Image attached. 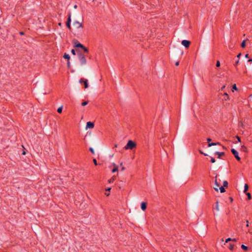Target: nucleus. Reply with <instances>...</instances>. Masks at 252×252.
I'll list each match as a JSON object with an SVG mask.
<instances>
[{
  "mask_svg": "<svg viewBox=\"0 0 252 252\" xmlns=\"http://www.w3.org/2000/svg\"><path fill=\"white\" fill-rule=\"evenodd\" d=\"M79 61L81 65H85L87 63L86 55L81 53L79 50H77Z\"/></svg>",
  "mask_w": 252,
  "mask_h": 252,
  "instance_id": "nucleus-1",
  "label": "nucleus"
},
{
  "mask_svg": "<svg viewBox=\"0 0 252 252\" xmlns=\"http://www.w3.org/2000/svg\"><path fill=\"white\" fill-rule=\"evenodd\" d=\"M136 147V143L132 141V140H129L126 144V145L125 147V150H132L133 149L135 148Z\"/></svg>",
  "mask_w": 252,
  "mask_h": 252,
  "instance_id": "nucleus-2",
  "label": "nucleus"
},
{
  "mask_svg": "<svg viewBox=\"0 0 252 252\" xmlns=\"http://www.w3.org/2000/svg\"><path fill=\"white\" fill-rule=\"evenodd\" d=\"M73 26L75 29H82L83 26L82 23L79 22L78 21H75L73 23Z\"/></svg>",
  "mask_w": 252,
  "mask_h": 252,
  "instance_id": "nucleus-3",
  "label": "nucleus"
},
{
  "mask_svg": "<svg viewBox=\"0 0 252 252\" xmlns=\"http://www.w3.org/2000/svg\"><path fill=\"white\" fill-rule=\"evenodd\" d=\"M231 151L232 153L233 154V155L234 156L235 158H236V159L238 161H240L241 158L239 157L238 152L236 150H235L234 149H232Z\"/></svg>",
  "mask_w": 252,
  "mask_h": 252,
  "instance_id": "nucleus-4",
  "label": "nucleus"
},
{
  "mask_svg": "<svg viewBox=\"0 0 252 252\" xmlns=\"http://www.w3.org/2000/svg\"><path fill=\"white\" fill-rule=\"evenodd\" d=\"M215 186L216 187L214 188V189L216 191H219V189H218V188L220 186V184L218 183V180H217V175H216V176H215Z\"/></svg>",
  "mask_w": 252,
  "mask_h": 252,
  "instance_id": "nucleus-5",
  "label": "nucleus"
},
{
  "mask_svg": "<svg viewBox=\"0 0 252 252\" xmlns=\"http://www.w3.org/2000/svg\"><path fill=\"white\" fill-rule=\"evenodd\" d=\"M70 23H71V14L69 13L68 15V17L67 21H66V23L67 27L69 30H71Z\"/></svg>",
  "mask_w": 252,
  "mask_h": 252,
  "instance_id": "nucleus-6",
  "label": "nucleus"
},
{
  "mask_svg": "<svg viewBox=\"0 0 252 252\" xmlns=\"http://www.w3.org/2000/svg\"><path fill=\"white\" fill-rule=\"evenodd\" d=\"M79 83H84V87H85V88H88V80L87 79H84L83 78H81L79 80Z\"/></svg>",
  "mask_w": 252,
  "mask_h": 252,
  "instance_id": "nucleus-7",
  "label": "nucleus"
},
{
  "mask_svg": "<svg viewBox=\"0 0 252 252\" xmlns=\"http://www.w3.org/2000/svg\"><path fill=\"white\" fill-rule=\"evenodd\" d=\"M190 43V41L187 40H183L182 41V44L183 46H184L186 48H188L189 46Z\"/></svg>",
  "mask_w": 252,
  "mask_h": 252,
  "instance_id": "nucleus-8",
  "label": "nucleus"
},
{
  "mask_svg": "<svg viewBox=\"0 0 252 252\" xmlns=\"http://www.w3.org/2000/svg\"><path fill=\"white\" fill-rule=\"evenodd\" d=\"M94 127V124L93 123L89 122L87 123L86 128H93Z\"/></svg>",
  "mask_w": 252,
  "mask_h": 252,
  "instance_id": "nucleus-9",
  "label": "nucleus"
},
{
  "mask_svg": "<svg viewBox=\"0 0 252 252\" xmlns=\"http://www.w3.org/2000/svg\"><path fill=\"white\" fill-rule=\"evenodd\" d=\"M141 208L142 210H145L147 208V203L144 202H142L141 204Z\"/></svg>",
  "mask_w": 252,
  "mask_h": 252,
  "instance_id": "nucleus-10",
  "label": "nucleus"
},
{
  "mask_svg": "<svg viewBox=\"0 0 252 252\" xmlns=\"http://www.w3.org/2000/svg\"><path fill=\"white\" fill-rule=\"evenodd\" d=\"M113 166L114 167V168L113 169L112 172L114 173L116 171H118V166L115 163H113Z\"/></svg>",
  "mask_w": 252,
  "mask_h": 252,
  "instance_id": "nucleus-11",
  "label": "nucleus"
},
{
  "mask_svg": "<svg viewBox=\"0 0 252 252\" xmlns=\"http://www.w3.org/2000/svg\"><path fill=\"white\" fill-rule=\"evenodd\" d=\"M215 154L218 156V158H220V157L222 156H224L225 154L224 152H216Z\"/></svg>",
  "mask_w": 252,
  "mask_h": 252,
  "instance_id": "nucleus-12",
  "label": "nucleus"
},
{
  "mask_svg": "<svg viewBox=\"0 0 252 252\" xmlns=\"http://www.w3.org/2000/svg\"><path fill=\"white\" fill-rule=\"evenodd\" d=\"M219 201L217 200L216 201V206H215V209L218 211H220V208H219Z\"/></svg>",
  "mask_w": 252,
  "mask_h": 252,
  "instance_id": "nucleus-13",
  "label": "nucleus"
},
{
  "mask_svg": "<svg viewBox=\"0 0 252 252\" xmlns=\"http://www.w3.org/2000/svg\"><path fill=\"white\" fill-rule=\"evenodd\" d=\"M83 46L84 45L83 44H81L80 43H78L77 44H75L74 45V47H75V48H79H79H82L83 47Z\"/></svg>",
  "mask_w": 252,
  "mask_h": 252,
  "instance_id": "nucleus-14",
  "label": "nucleus"
},
{
  "mask_svg": "<svg viewBox=\"0 0 252 252\" xmlns=\"http://www.w3.org/2000/svg\"><path fill=\"white\" fill-rule=\"evenodd\" d=\"M241 150L242 151L244 152H247V147L246 146H245L244 145H243V146H241Z\"/></svg>",
  "mask_w": 252,
  "mask_h": 252,
  "instance_id": "nucleus-15",
  "label": "nucleus"
},
{
  "mask_svg": "<svg viewBox=\"0 0 252 252\" xmlns=\"http://www.w3.org/2000/svg\"><path fill=\"white\" fill-rule=\"evenodd\" d=\"M116 179V177L115 176H113V177L112 178H111L110 179H109L108 180V182L109 183H112L114 182V181H115Z\"/></svg>",
  "mask_w": 252,
  "mask_h": 252,
  "instance_id": "nucleus-16",
  "label": "nucleus"
},
{
  "mask_svg": "<svg viewBox=\"0 0 252 252\" xmlns=\"http://www.w3.org/2000/svg\"><path fill=\"white\" fill-rule=\"evenodd\" d=\"M63 58L64 59H67L68 61L70 59V56L68 54H67L66 53H65L63 55Z\"/></svg>",
  "mask_w": 252,
  "mask_h": 252,
  "instance_id": "nucleus-17",
  "label": "nucleus"
},
{
  "mask_svg": "<svg viewBox=\"0 0 252 252\" xmlns=\"http://www.w3.org/2000/svg\"><path fill=\"white\" fill-rule=\"evenodd\" d=\"M248 189H249L248 185L247 184H245V186H244V192H246V191L248 190Z\"/></svg>",
  "mask_w": 252,
  "mask_h": 252,
  "instance_id": "nucleus-18",
  "label": "nucleus"
},
{
  "mask_svg": "<svg viewBox=\"0 0 252 252\" xmlns=\"http://www.w3.org/2000/svg\"><path fill=\"white\" fill-rule=\"evenodd\" d=\"M82 49L83 50V51L86 53L89 52V49L86 48L85 46H83V47L82 48Z\"/></svg>",
  "mask_w": 252,
  "mask_h": 252,
  "instance_id": "nucleus-19",
  "label": "nucleus"
},
{
  "mask_svg": "<svg viewBox=\"0 0 252 252\" xmlns=\"http://www.w3.org/2000/svg\"><path fill=\"white\" fill-rule=\"evenodd\" d=\"M241 248L245 251H247L248 249V247L245 246L243 244L241 245Z\"/></svg>",
  "mask_w": 252,
  "mask_h": 252,
  "instance_id": "nucleus-20",
  "label": "nucleus"
},
{
  "mask_svg": "<svg viewBox=\"0 0 252 252\" xmlns=\"http://www.w3.org/2000/svg\"><path fill=\"white\" fill-rule=\"evenodd\" d=\"M224 99L225 100H226L229 99V96H228V94L227 93H224Z\"/></svg>",
  "mask_w": 252,
  "mask_h": 252,
  "instance_id": "nucleus-21",
  "label": "nucleus"
},
{
  "mask_svg": "<svg viewBox=\"0 0 252 252\" xmlns=\"http://www.w3.org/2000/svg\"><path fill=\"white\" fill-rule=\"evenodd\" d=\"M228 186V182L226 181H224L223 182V187H227Z\"/></svg>",
  "mask_w": 252,
  "mask_h": 252,
  "instance_id": "nucleus-22",
  "label": "nucleus"
},
{
  "mask_svg": "<svg viewBox=\"0 0 252 252\" xmlns=\"http://www.w3.org/2000/svg\"><path fill=\"white\" fill-rule=\"evenodd\" d=\"M220 190L221 193H223L225 191V190L223 187H220Z\"/></svg>",
  "mask_w": 252,
  "mask_h": 252,
  "instance_id": "nucleus-23",
  "label": "nucleus"
},
{
  "mask_svg": "<svg viewBox=\"0 0 252 252\" xmlns=\"http://www.w3.org/2000/svg\"><path fill=\"white\" fill-rule=\"evenodd\" d=\"M78 42V40L76 39H74L72 40V43L74 44V46L75 45V44H77Z\"/></svg>",
  "mask_w": 252,
  "mask_h": 252,
  "instance_id": "nucleus-24",
  "label": "nucleus"
},
{
  "mask_svg": "<svg viewBox=\"0 0 252 252\" xmlns=\"http://www.w3.org/2000/svg\"><path fill=\"white\" fill-rule=\"evenodd\" d=\"M241 46L242 47V48H244L246 46V43H245V40H243V42H242L241 44Z\"/></svg>",
  "mask_w": 252,
  "mask_h": 252,
  "instance_id": "nucleus-25",
  "label": "nucleus"
},
{
  "mask_svg": "<svg viewBox=\"0 0 252 252\" xmlns=\"http://www.w3.org/2000/svg\"><path fill=\"white\" fill-rule=\"evenodd\" d=\"M246 194H247V197H248V199H249V200H250V199H251L252 198V196H251V193H249V192H247V193H246Z\"/></svg>",
  "mask_w": 252,
  "mask_h": 252,
  "instance_id": "nucleus-26",
  "label": "nucleus"
},
{
  "mask_svg": "<svg viewBox=\"0 0 252 252\" xmlns=\"http://www.w3.org/2000/svg\"><path fill=\"white\" fill-rule=\"evenodd\" d=\"M62 110H63L62 107H60L58 108L57 111L59 113H61L62 112Z\"/></svg>",
  "mask_w": 252,
  "mask_h": 252,
  "instance_id": "nucleus-27",
  "label": "nucleus"
},
{
  "mask_svg": "<svg viewBox=\"0 0 252 252\" xmlns=\"http://www.w3.org/2000/svg\"><path fill=\"white\" fill-rule=\"evenodd\" d=\"M234 245H233V244H230V245H229V249H230L231 251L233 250V249H234Z\"/></svg>",
  "mask_w": 252,
  "mask_h": 252,
  "instance_id": "nucleus-28",
  "label": "nucleus"
},
{
  "mask_svg": "<svg viewBox=\"0 0 252 252\" xmlns=\"http://www.w3.org/2000/svg\"><path fill=\"white\" fill-rule=\"evenodd\" d=\"M215 145H216V143H215V142H213V143H209V144H208V146L209 147H211V146H215Z\"/></svg>",
  "mask_w": 252,
  "mask_h": 252,
  "instance_id": "nucleus-29",
  "label": "nucleus"
},
{
  "mask_svg": "<svg viewBox=\"0 0 252 252\" xmlns=\"http://www.w3.org/2000/svg\"><path fill=\"white\" fill-rule=\"evenodd\" d=\"M88 103V101H85L83 102L82 103L81 105L82 106H85Z\"/></svg>",
  "mask_w": 252,
  "mask_h": 252,
  "instance_id": "nucleus-30",
  "label": "nucleus"
},
{
  "mask_svg": "<svg viewBox=\"0 0 252 252\" xmlns=\"http://www.w3.org/2000/svg\"><path fill=\"white\" fill-rule=\"evenodd\" d=\"M215 161H216L215 159L214 158H211V162L212 163H214V162H215Z\"/></svg>",
  "mask_w": 252,
  "mask_h": 252,
  "instance_id": "nucleus-31",
  "label": "nucleus"
},
{
  "mask_svg": "<svg viewBox=\"0 0 252 252\" xmlns=\"http://www.w3.org/2000/svg\"><path fill=\"white\" fill-rule=\"evenodd\" d=\"M71 53L73 55H76V53H75V51L74 49H72L71 51Z\"/></svg>",
  "mask_w": 252,
  "mask_h": 252,
  "instance_id": "nucleus-32",
  "label": "nucleus"
},
{
  "mask_svg": "<svg viewBox=\"0 0 252 252\" xmlns=\"http://www.w3.org/2000/svg\"><path fill=\"white\" fill-rule=\"evenodd\" d=\"M220 66V62L219 61H218L216 63V66L219 67Z\"/></svg>",
  "mask_w": 252,
  "mask_h": 252,
  "instance_id": "nucleus-33",
  "label": "nucleus"
},
{
  "mask_svg": "<svg viewBox=\"0 0 252 252\" xmlns=\"http://www.w3.org/2000/svg\"><path fill=\"white\" fill-rule=\"evenodd\" d=\"M232 88L235 90H237V88L236 87V84H234L232 86Z\"/></svg>",
  "mask_w": 252,
  "mask_h": 252,
  "instance_id": "nucleus-34",
  "label": "nucleus"
},
{
  "mask_svg": "<svg viewBox=\"0 0 252 252\" xmlns=\"http://www.w3.org/2000/svg\"><path fill=\"white\" fill-rule=\"evenodd\" d=\"M90 151H91V152L92 154H94V150L93 148H90Z\"/></svg>",
  "mask_w": 252,
  "mask_h": 252,
  "instance_id": "nucleus-35",
  "label": "nucleus"
},
{
  "mask_svg": "<svg viewBox=\"0 0 252 252\" xmlns=\"http://www.w3.org/2000/svg\"><path fill=\"white\" fill-rule=\"evenodd\" d=\"M199 153H200L201 154L204 155L205 156H208L206 154L204 153V152H202V151H201V150H199Z\"/></svg>",
  "mask_w": 252,
  "mask_h": 252,
  "instance_id": "nucleus-36",
  "label": "nucleus"
},
{
  "mask_svg": "<svg viewBox=\"0 0 252 252\" xmlns=\"http://www.w3.org/2000/svg\"><path fill=\"white\" fill-rule=\"evenodd\" d=\"M93 162L94 163V164L95 165H97V161H96V159L94 158L93 159Z\"/></svg>",
  "mask_w": 252,
  "mask_h": 252,
  "instance_id": "nucleus-37",
  "label": "nucleus"
},
{
  "mask_svg": "<svg viewBox=\"0 0 252 252\" xmlns=\"http://www.w3.org/2000/svg\"><path fill=\"white\" fill-rule=\"evenodd\" d=\"M231 240L232 239L230 238H227L225 241V243H227L228 242L231 241Z\"/></svg>",
  "mask_w": 252,
  "mask_h": 252,
  "instance_id": "nucleus-38",
  "label": "nucleus"
},
{
  "mask_svg": "<svg viewBox=\"0 0 252 252\" xmlns=\"http://www.w3.org/2000/svg\"><path fill=\"white\" fill-rule=\"evenodd\" d=\"M236 138L237 139L238 142H241L240 137L238 136H236Z\"/></svg>",
  "mask_w": 252,
  "mask_h": 252,
  "instance_id": "nucleus-39",
  "label": "nucleus"
},
{
  "mask_svg": "<svg viewBox=\"0 0 252 252\" xmlns=\"http://www.w3.org/2000/svg\"><path fill=\"white\" fill-rule=\"evenodd\" d=\"M67 64V66H68V67H70V62H69V61H68Z\"/></svg>",
  "mask_w": 252,
  "mask_h": 252,
  "instance_id": "nucleus-40",
  "label": "nucleus"
},
{
  "mask_svg": "<svg viewBox=\"0 0 252 252\" xmlns=\"http://www.w3.org/2000/svg\"><path fill=\"white\" fill-rule=\"evenodd\" d=\"M246 222H247V225H246V226L247 227H249V221L248 220H246Z\"/></svg>",
  "mask_w": 252,
  "mask_h": 252,
  "instance_id": "nucleus-41",
  "label": "nucleus"
},
{
  "mask_svg": "<svg viewBox=\"0 0 252 252\" xmlns=\"http://www.w3.org/2000/svg\"><path fill=\"white\" fill-rule=\"evenodd\" d=\"M207 141H208V142H210V141H211V138H208L207 139Z\"/></svg>",
  "mask_w": 252,
  "mask_h": 252,
  "instance_id": "nucleus-42",
  "label": "nucleus"
},
{
  "mask_svg": "<svg viewBox=\"0 0 252 252\" xmlns=\"http://www.w3.org/2000/svg\"><path fill=\"white\" fill-rule=\"evenodd\" d=\"M241 53H239V54L237 55V57L238 58H239L241 57Z\"/></svg>",
  "mask_w": 252,
  "mask_h": 252,
  "instance_id": "nucleus-43",
  "label": "nucleus"
},
{
  "mask_svg": "<svg viewBox=\"0 0 252 252\" xmlns=\"http://www.w3.org/2000/svg\"><path fill=\"white\" fill-rule=\"evenodd\" d=\"M125 169H126V168H125V167L122 166V168H121V170H122V171H124V170H125Z\"/></svg>",
  "mask_w": 252,
  "mask_h": 252,
  "instance_id": "nucleus-44",
  "label": "nucleus"
},
{
  "mask_svg": "<svg viewBox=\"0 0 252 252\" xmlns=\"http://www.w3.org/2000/svg\"><path fill=\"white\" fill-rule=\"evenodd\" d=\"M111 189L110 188H108V189H106V191H110V190H111Z\"/></svg>",
  "mask_w": 252,
  "mask_h": 252,
  "instance_id": "nucleus-45",
  "label": "nucleus"
},
{
  "mask_svg": "<svg viewBox=\"0 0 252 252\" xmlns=\"http://www.w3.org/2000/svg\"><path fill=\"white\" fill-rule=\"evenodd\" d=\"M20 34L21 35H24V32H20Z\"/></svg>",
  "mask_w": 252,
  "mask_h": 252,
  "instance_id": "nucleus-46",
  "label": "nucleus"
},
{
  "mask_svg": "<svg viewBox=\"0 0 252 252\" xmlns=\"http://www.w3.org/2000/svg\"><path fill=\"white\" fill-rule=\"evenodd\" d=\"M179 62H176V63L175 65H176V66H178V65H179Z\"/></svg>",
  "mask_w": 252,
  "mask_h": 252,
  "instance_id": "nucleus-47",
  "label": "nucleus"
},
{
  "mask_svg": "<svg viewBox=\"0 0 252 252\" xmlns=\"http://www.w3.org/2000/svg\"><path fill=\"white\" fill-rule=\"evenodd\" d=\"M245 58H249V54H246V55H245Z\"/></svg>",
  "mask_w": 252,
  "mask_h": 252,
  "instance_id": "nucleus-48",
  "label": "nucleus"
},
{
  "mask_svg": "<svg viewBox=\"0 0 252 252\" xmlns=\"http://www.w3.org/2000/svg\"><path fill=\"white\" fill-rule=\"evenodd\" d=\"M229 199H230V200L231 201V202H232V201H233V198H232V197H229Z\"/></svg>",
  "mask_w": 252,
  "mask_h": 252,
  "instance_id": "nucleus-49",
  "label": "nucleus"
},
{
  "mask_svg": "<svg viewBox=\"0 0 252 252\" xmlns=\"http://www.w3.org/2000/svg\"><path fill=\"white\" fill-rule=\"evenodd\" d=\"M216 145H220V143H219V142H216Z\"/></svg>",
  "mask_w": 252,
  "mask_h": 252,
  "instance_id": "nucleus-50",
  "label": "nucleus"
},
{
  "mask_svg": "<svg viewBox=\"0 0 252 252\" xmlns=\"http://www.w3.org/2000/svg\"><path fill=\"white\" fill-rule=\"evenodd\" d=\"M239 62V60H238L237 61H236V63H235V65H236V64H238Z\"/></svg>",
  "mask_w": 252,
  "mask_h": 252,
  "instance_id": "nucleus-51",
  "label": "nucleus"
},
{
  "mask_svg": "<svg viewBox=\"0 0 252 252\" xmlns=\"http://www.w3.org/2000/svg\"><path fill=\"white\" fill-rule=\"evenodd\" d=\"M231 241L235 242V241H236V239H235V238L234 239H232Z\"/></svg>",
  "mask_w": 252,
  "mask_h": 252,
  "instance_id": "nucleus-52",
  "label": "nucleus"
},
{
  "mask_svg": "<svg viewBox=\"0 0 252 252\" xmlns=\"http://www.w3.org/2000/svg\"><path fill=\"white\" fill-rule=\"evenodd\" d=\"M77 5H75L74 6V8L75 9L77 8Z\"/></svg>",
  "mask_w": 252,
  "mask_h": 252,
  "instance_id": "nucleus-53",
  "label": "nucleus"
},
{
  "mask_svg": "<svg viewBox=\"0 0 252 252\" xmlns=\"http://www.w3.org/2000/svg\"><path fill=\"white\" fill-rule=\"evenodd\" d=\"M248 62H252V59H249V60H248Z\"/></svg>",
  "mask_w": 252,
  "mask_h": 252,
  "instance_id": "nucleus-54",
  "label": "nucleus"
},
{
  "mask_svg": "<svg viewBox=\"0 0 252 252\" xmlns=\"http://www.w3.org/2000/svg\"><path fill=\"white\" fill-rule=\"evenodd\" d=\"M225 88V86H223L222 88H221V90H222L223 89H224Z\"/></svg>",
  "mask_w": 252,
  "mask_h": 252,
  "instance_id": "nucleus-55",
  "label": "nucleus"
},
{
  "mask_svg": "<svg viewBox=\"0 0 252 252\" xmlns=\"http://www.w3.org/2000/svg\"><path fill=\"white\" fill-rule=\"evenodd\" d=\"M120 166H122L123 165V163L122 162L120 163Z\"/></svg>",
  "mask_w": 252,
  "mask_h": 252,
  "instance_id": "nucleus-56",
  "label": "nucleus"
},
{
  "mask_svg": "<svg viewBox=\"0 0 252 252\" xmlns=\"http://www.w3.org/2000/svg\"><path fill=\"white\" fill-rule=\"evenodd\" d=\"M105 194L107 195V196H108L109 195V194L108 193H105Z\"/></svg>",
  "mask_w": 252,
  "mask_h": 252,
  "instance_id": "nucleus-57",
  "label": "nucleus"
},
{
  "mask_svg": "<svg viewBox=\"0 0 252 252\" xmlns=\"http://www.w3.org/2000/svg\"><path fill=\"white\" fill-rule=\"evenodd\" d=\"M105 194L107 195V196H108L109 195V194L108 193H105Z\"/></svg>",
  "mask_w": 252,
  "mask_h": 252,
  "instance_id": "nucleus-58",
  "label": "nucleus"
},
{
  "mask_svg": "<svg viewBox=\"0 0 252 252\" xmlns=\"http://www.w3.org/2000/svg\"><path fill=\"white\" fill-rule=\"evenodd\" d=\"M25 154H26L25 152H23V153H22L23 155H25Z\"/></svg>",
  "mask_w": 252,
  "mask_h": 252,
  "instance_id": "nucleus-59",
  "label": "nucleus"
},
{
  "mask_svg": "<svg viewBox=\"0 0 252 252\" xmlns=\"http://www.w3.org/2000/svg\"><path fill=\"white\" fill-rule=\"evenodd\" d=\"M223 149H226V148L224 146H222Z\"/></svg>",
  "mask_w": 252,
  "mask_h": 252,
  "instance_id": "nucleus-60",
  "label": "nucleus"
},
{
  "mask_svg": "<svg viewBox=\"0 0 252 252\" xmlns=\"http://www.w3.org/2000/svg\"><path fill=\"white\" fill-rule=\"evenodd\" d=\"M115 147H117V144L115 145Z\"/></svg>",
  "mask_w": 252,
  "mask_h": 252,
  "instance_id": "nucleus-61",
  "label": "nucleus"
}]
</instances>
